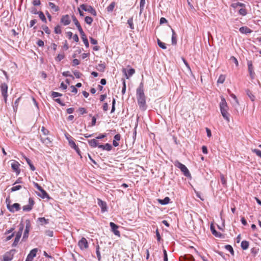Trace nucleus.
Wrapping results in <instances>:
<instances>
[{
	"label": "nucleus",
	"instance_id": "nucleus-1",
	"mask_svg": "<svg viewBox=\"0 0 261 261\" xmlns=\"http://www.w3.org/2000/svg\"><path fill=\"white\" fill-rule=\"evenodd\" d=\"M137 98L140 108L143 110L146 109V97L144 92L143 83L141 82L137 89Z\"/></svg>",
	"mask_w": 261,
	"mask_h": 261
},
{
	"label": "nucleus",
	"instance_id": "nucleus-2",
	"mask_svg": "<svg viewBox=\"0 0 261 261\" xmlns=\"http://www.w3.org/2000/svg\"><path fill=\"white\" fill-rule=\"evenodd\" d=\"M220 109L223 118L225 119L227 122H229V113L227 112L228 108L226 100L223 97H221V102L220 103Z\"/></svg>",
	"mask_w": 261,
	"mask_h": 261
},
{
	"label": "nucleus",
	"instance_id": "nucleus-3",
	"mask_svg": "<svg viewBox=\"0 0 261 261\" xmlns=\"http://www.w3.org/2000/svg\"><path fill=\"white\" fill-rule=\"evenodd\" d=\"M174 165L180 169L181 171L184 173L185 176L187 177L190 176L191 174L190 173L188 169V168L186 167L185 165L181 164L180 162H179L178 161H175L174 163Z\"/></svg>",
	"mask_w": 261,
	"mask_h": 261
},
{
	"label": "nucleus",
	"instance_id": "nucleus-4",
	"mask_svg": "<svg viewBox=\"0 0 261 261\" xmlns=\"http://www.w3.org/2000/svg\"><path fill=\"white\" fill-rule=\"evenodd\" d=\"M34 186L41 192L38 193L37 195L42 198H49L47 192L37 183L34 182Z\"/></svg>",
	"mask_w": 261,
	"mask_h": 261
},
{
	"label": "nucleus",
	"instance_id": "nucleus-5",
	"mask_svg": "<svg viewBox=\"0 0 261 261\" xmlns=\"http://www.w3.org/2000/svg\"><path fill=\"white\" fill-rule=\"evenodd\" d=\"M80 8L85 11H87L90 13L92 15L94 16H96V12L92 6H87L85 4H82L80 6Z\"/></svg>",
	"mask_w": 261,
	"mask_h": 261
},
{
	"label": "nucleus",
	"instance_id": "nucleus-6",
	"mask_svg": "<svg viewBox=\"0 0 261 261\" xmlns=\"http://www.w3.org/2000/svg\"><path fill=\"white\" fill-rule=\"evenodd\" d=\"M7 207L8 209L12 213L18 211L20 210V204L17 203H15L12 205H11L10 203L7 204Z\"/></svg>",
	"mask_w": 261,
	"mask_h": 261
},
{
	"label": "nucleus",
	"instance_id": "nucleus-7",
	"mask_svg": "<svg viewBox=\"0 0 261 261\" xmlns=\"http://www.w3.org/2000/svg\"><path fill=\"white\" fill-rule=\"evenodd\" d=\"M15 251L14 249H12L5 253L3 257L4 261H11L13 259Z\"/></svg>",
	"mask_w": 261,
	"mask_h": 261
},
{
	"label": "nucleus",
	"instance_id": "nucleus-8",
	"mask_svg": "<svg viewBox=\"0 0 261 261\" xmlns=\"http://www.w3.org/2000/svg\"><path fill=\"white\" fill-rule=\"evenodd\" d=\"M78 245L82 250L87 249L88 247L87 240L83 237L79 242Z\"/></svg>",
	"mask_w": 261,
	"mask_h": 261
},
{
	"label": "nucleus",
	"instance_id": "nucleus-9",
	"mask_svg": "<svg viewBox=\"0 0 261 261\" xmlns=\"http://www.w3.org/2000/svg\"><path fill=\"white\" fill-rule=\"evenodd\" d=\"M34 204V201L32 198H30L29 199V204L24 205L22 207V209L23 211L25 212H29L30 211L33 207V206Z\"/></svg>",
	"mask_w": 261,
	"mask_h": 261
},
{
	"label": "nucleus",
	"instance_id": "nucleus-10",
	"mask_svg": "<svg viewBox=\"0 0 261 261\" xmlns=\"http://www.w3.org/2000/svg\"><path fill=\"white\" fill-rule=\"evenodd\" d=\"M37 251V248L32 249L28 255L25 261H32L33 258L36 256Z\"/></svg>",
	"mask_w": 261,
	"mask_h": 261
},
{
	"label": "nucleus",
	"instance_id": "nucleus-11",
	"mask_svg": "<svg viewBox=\"0 0 261 261\" xmlns=\"http://www.w3.org/2000/svg\"><path fill=\"white\" fill-rule=\"evenodd\" d=\"M8 85L6 83H2L1 85V90L3 97H8Z\"/></svg>",
	"mask_w": 261,
	"mask_h": 261
},
{
	"label": "nucleus",
	"instance_id": "nucleus-12",
	"mask_svg": "<svg viewBox=\"0 0 261 261\" xmlns=\"http://www.w3.org/2000/svg\"><path fill=\"white\" fill-rule=\"evenodd\" d=\"M110 225L111 226V228L112 229V231L113 232V233L118 237H120V233L119 230H118V226L116 225L113 222H110Z\"/></svg>",
	"mask_w": 261,
	"mask_h": 261
},
{
	"label": "nucleus",
	"instance_id": "nucleus-13",
	"mask_svg": "<svg viewBox=\"0 0 261 261\" xmlns=\"http://www.w3.org/2000/svg\"><path fill=\"white\" fill-rule=\"evenodd\" d=\"M61 22L64 25H67L70 24L71 20L68 15L62 16L61 19Z\"/></svg>",
	"mask_w": 261,
	"mask_h": 261
},
{
	"label": "nucleus",
	"instance_id": "nucleus-14",
	"mask_svg": "<svg viewBox=\"0 0 261 261\" xmlns=\"http://www.w3.org/2000/svg\"><path fill=\"white\" fill-rule=\"evenodd\" d=\"M28 221V223H27V224H26L25 228V230L24 232L22 240L27 239L28 237V236H29V233L31 225L30 224V222L29 221Z\"/></svg>",
	"mask_w": 261,
	"mask_h": 261
},
{
	"label": "nucleus",
	"instance_id": "nucleus-15",
	"mask_svg": "<svg viewBox=\"0 0 261 261\" xmlns=\"http://www.w3.org/2000/svg\"><path fill=\"white\" fill-rule=\"evenodd\" d=\"M98 147L107 151H110L112 149V145L109 143H106L104 145H99L98 146Z\"/></svg>",
	"mask_w": 261,
	"mask_h": 261
},
{
	"label": "nucleus",
	"instance_id": "nucleus-16",
	"mask_svg": "<svg viewBox=\"0 0 261 261\" xmlns=\"http://www.w3.org/2000/svg\"><path fill=\"white\" fill-rule=\"evenodd\" d=\"M19 164L17 162H14L13 163L11 164V167L13 169V170L16 171L18 174L20 172V171L19 170Z\"/></svg>",
	"mask_w": 261,
	"mask_h": 261
},
{
	"label": "nucleus",
	"instance_id": "nucleus-17",
	"mask_svg": "<svg viewBox=\"0 0 261 261\" xmlns=\"http://www.w3.org/2000/svg\"><path fill=\"white\" fill-rule=\"evenodd\" d=\"M69 144L70 146V147L75 150L77 153L80 154V149L78 147V146L75 144V142L73 141V140H70L69 141H68Z\"/></svg>",
	"mask_w": 261,
	"mask_h": 261
},
{
	"label": "nucleus",
	"instance_id": "nucleus-18",
	"mask_svg": "<svg viewBox=\"0 0 261 261\" xmlns=\"http://www.w3.org/2000/svg\"><path fill=\"white\" fill-rule=\"evenodd\" d=\"M89 144L91 147H96L99 146V143L96 139L88 140Z\"/></svg>",
	"mask_w": 261,
	"mask_h": 261
},
{
	"label": "nucleus",
	"instance_id": "nucleus-19",
	"mask_svg": "<svg viewBox=\"0 0 261 261\" xmlns=\"http://www.w3.org/2000/svg\"><path fill=\"white\" fill-rule=\"evenodd\" d=\"M239 31L241 33L243 34H250L252 32L250 29L247 27H241L239 29Z\"/></svg>",
	"mask_w": 261,
	"mask_h": 261
},
{
	"label": "nucleus",
	"instance_id": "nucleus-20",
	"mask_svg": "<svg viewBox=\"0 0 261 261\" xmlns=\"http://www.w3.org/2000/svg\"><path fill=\"white\" fill-rule=\"evenodd\" d=\"M48 6L54 12H56L59 11L60 8L58 6H56L54 3L51 2L48 3Z\"/></svg>",
	"mask_w": 261,
	"mask_h": 261
},
{
	"label": "nucleus",
	"instance_id": "nucleus-21",
	"mask_svg": "<svg viewBox=\"0 0 261 261\" xmlns=\"http://www.w3.org/2000/svg\"><path fill=\"white\" fill-rule=\"evenodd\" d=\"M123 71L124 72L127 79H128L130 76H132L135 72V70L133 68H131L128 70V74H127L125 69H123Z\"/></svg>",
	"mask_w": 261,
	"mask_h": 261
},
{
	"label": "nucleus",
	"instance_id": "nucleus-22",
	"mask_svg": "<svg viewBox=\"0 0 261 261\" xmlns=\"http://www.w3.org/2000/svg\"><path fill=\"white\" fill-rule=\"evenodd\" d=\"M98 205L100 206L101 208L102 211L105 212L107 210V204L106 202H103L100 199H98Z\"/></svg>",
	"mask_w": 261,
	"mask_h": 261
},
{
	"label": "nucleus",
	"instance_id": "nucleus-23",
	"mask_svg": "<svg viewBox=\"0 0 261 261\" xmlns=\"http://www.w3.org/2000/svg\"><path fill=\"white\" fill-rule=\"evenodd\" d=\"M41 142L44 143L46 146H49L51 144V141L50 139L48 137H46L45 138H41Z\"/></svg>",
	"mask_w": 261,
	"mask_h": 261
},
{
	"label": "nucleus",
	"instance_id": "nucleus-24",
	"mask_svg": "<svg viewBox=\"0 0 261 261\" xmlns=\"http://www.w3.org/2000/svg\"><path fill=\"white\" fill-rule=\"evenodd\" d=\"M220 179L222 184L223 185L224 187H227V180L226 178L225 177L224 175L221 173L220 175Z\"/></svg>",
	"mask_w": 261,
	"mask_h": 261
},
{
	"label": "nucleus",
	"instance_id": "nucleus-25",
	"mask_svg": "<svg viewBox=\"0 0 261 261\" xmlns=\"http://www.w3.org/2000/svg\"><path fill=\"white\" fill-rule=\"evenodd\" d=\"M23 228H24L23 224H20L19 225V230H18V231H17L16 234V237L20 238V237L21 236V234H22V231L23 230Z\"/></svg>",
	"mask_w": 261,
	"mask_h": 261
},
{
	"label": "nucleus",
	"instance_id": "nucleus-26",
	"mask_svg": "<svg viewBox=\"0 0 261 261\" xmlns=\"http://www.w3.org/2000/svg\"><path fill=\"white\" fill-rule=\"evenodd\" d=\"M170 200V199L168 197H166L164 199H159L158 201L161 204L165 205L169 202Z\"/></svg>",
	"mask_w": 261,
	"mask_h": 261
},
{
	"label": "nucleus",
	"instance_id": "nucleus-27",
	"mask_svg": "<svg viewBox=\"0 0 261 261\" xmlns=\"http://www.w3.org/2000/svg\"><path fill=\"white\" fill-rule=\"evenodd\" d=\"M105 68L106 65L105 64H99L96 67V69L100 72H103Z\"/></svg>",
	"mask_w": 261,
	"mask_h": 261
},
{
	"label": "nucleus",
	"instance_id": "nucleus-28",
	"mask_svg": "<svg viewBox=\"0 0 261 261\" xmlns=\"http://www.w3.org/2000/svg\"><path fill=\"white\" fill-rule=\"evenodd\" d=\"M249 242L247 241H243L241 242V246L243 250H246L249 247Z\"/></svg>",
	"mask_w": 261,
	"mask_h": 261
},
{
	"label": "nucleus",
	"instance_id": "nucleus-29",
	"mask_svg": "<svg viewBox=\"0 0 261 261\" xmlns=\"http://www.w3.org/2000/svg\"><path fill=\"white\" fill-rule=\"evenodd\" d=\"M25 161H27V163L29 164L30 169L32 171H34L35 170V167L32 164L31 161L28 158L24 157Z\"/></svg>",
	"mask_w": 261,
	"mask_h": 261
},
{
	"label": "nucleus",
	"instance_id": "nucleus-30",
	"mask_svg": "<svg viewBox=\"0 0 261 261\" xmlns=\"http://www.w3.org/2000/svg\"><path fill=\"white\" fill-rule=\"evenodd\" d=\"M246 92L248 97L250 98L251 101H253L255 100V96L252 94V92L249 89L246 90Z\"/></svg>",
	"mask_w": 261,
	"mask_h": 261
},
{
	"label": "nucleus",
	"instance_id": "nucleus-31",
	"mask_svg": "<svg viewBox=\"0 0 261 261\" xmlns=\"http://www.w3.org/2000/svg\"><path fill=\"white\" fill-rule=\"evenodd\" d=\"M226 76L224 74H221L217 81L218 83L223 84L225 80Z\"/></svg>",
	"mask_w": 261,
	"mask_h": 261
},
{
	"label": "nucleus",
	"instance_id": "nucleus-32",
	"mask_svg": "<svg viewBox=\"0 0 261 261\" xmlns=\"http://www.w3.org/2000/svg\"><path fill=\"white\" fill-rule=\"evenodd\" d=\"M39 14V17L40 18V19L44 22H46V19L43 14V13L41 11H40L37 13Z\"/></svg>",
	"mask_w": 261,
	"mask_h": 261
},
{
	"label": "nucleus",
	"instance_id": "nucleus-33",
	"mask_svg": "<svg viewBox=\"0 0 261 261\" xmlns=\"http://www.w3.org/2000/svg\"><path fill=\"white\" fill-rule=\"evenodd\" d=\"M231 6L233 8H236L238 6H240V7H245V5L243 3H239V2H238V3H233L231 5Z\"/></svg>",
	"mask_w": 261,
	"mask_h": 261
},
{
	"label": "nucleus",
	"instance_id": "nucleus-34",
	"mask_svg": "<svg viewBox=\"0 0 261 261\" xmlns=\"http://www.w3.org/2000/svg\"><path fill=\"white\" fill-rule=\"evenodd\" d=\"M211 230L214 236L216 237H219L221 236L220 233H218L215 229L213 225L211 226Z\"/></svg>",
	"mask_w": 261,
	"mask_h": 261
},
{
	"label": "nucleus",
	"instance_id": "nucleus-35",
	"mask_svg": "<svg viewBox=\"0 0 261 261\" xmlns=\"http://www.w3.org/2000/svg\"><path fill=\"white\" fill-rule=\"evenodd\" d=\"M81 37H82V39L83 41V42L85 44V45L86 46V47H89V42H88V40L85 35V34H84V36H81Z\"/></svg>",
	"mask_w": 261,
	"mask_h": 261
},
{
	"label": "nucleus",
	"instance_id": "nucleus-36",
	"mask_svg": "<svg viewBox=\"0 0 261 261\" xmlns=\"http://www.w3.org/2000/svg\"><path fill=\"white\" fill-rule=\"evenodd\" d=\"M93 18L90 16H86L85 18V21L86 23L91 25L93 22Z\"/></svg>",
	"mask_w": 261,
	"mask_h": 261
},
{
	"label": "nucleus",
	"instance_id": "nucleus-37",
	"mask_svg": "<svg viewBox=\"0 0 261 261\" xmlns=\"http://www.w3.org/2000/svg\"><path fill=\"white\" fill-rule=\"evenodd\" d=\"M157 42H158V45L161 47L162 48V49H166L167 47L166 46V44L162 42L160 39H158V40H157Z\"/></svg>",
	"mask_w": 261,
	"mask_h": 261
},
{
	"label": "nucleus",
	"instance_id": "nucleus-38",
	"mask_svg": "<svg viewBox=\"0 0 261 261\" xmlns=\"http://www.w3.org/2000/svg\"><path fill=\"white\" fill-rule=\"evenodd\" d=\"M127 24L129 25V26L131 29H132V30L134 29L133 17H131L128 19Z\"/></svg>",
	"mask_w": 261,
	"mask_h": 261
},
{
	"label": "nucleus",
	"instance_id": "nucleus-39",
	"mask_svg": "<svg viewBox=\"0 0 261 261\" xmlns=\"http://www.w3.org/2000/svg\"><path fill=\"white\" fill-rule=\"evenodd\" d=\"M96 253L97 256V258L98 260L100 261L101 259V255L99 251V246L98 245H97L96 247Z\"/></svg>",
	"mask_w": 261,
	"mask_h": 261
},
{
	"label": "nucleus",
	"instance_id": "nucleus-40",
	"mask_svg": "<svg viewBox=\"0 0 261 261\" xmlns=\"http://www.w3.org/2000/svg\"><path fill=\"white\" fill-rule=\"evenodd\" d=\"M225 248L226 250L229 251L232 255L234 254V251L232 246L230 245H225Z\"/></svg>",
	"mask_w": 261,
	"mask_h": 261
},
{
	"label": "nucleus",
	"instance_id": "nucleus-41",
	"mask_svg": "<svg viewBox=\"0 0 261 261\" xmlns=\"http://www.w3.org/2000/svg\"><path fill=\"white\" fill-rule=\"evenodd\" d=\"M115 6V2H112L108 7H107V11L108 12H112Z\"/></svg>",
	"mask_w": 261,
	"mask_h": 261
},
{
	"label": "nucleus",
	"instance_id": "nucleus-42",
	"mask_svg": "<svg viewBox=\"0 0 261 261\" xmlns=\"http://www.w3.org/2000/svg\"><path fill=\"white\" fill-rule=\"evenodd\" d=\"M38 221L42 224H47L48 223V220L45 219L44 217H40L38 219Z\"/></svg>",
	"mask_w": 261,
	"mask_h": 261
},
{
	"label": "nucleus",
	"instance_id": "nucleus-43",
	"mask_svg": "<svg viewBox=\"0 0 261 261\" xmlns=\"http://www.w3.org/2000/svg\"><path fill=\"white\" fill-rule=\"evenodd\" d=\"M55 33L56 34H60L62 33V31H61V27L59 25H57L55 28Z\"/></svg>",
	"mask_w": 261,
	"mask_h": 261
},
{
	"label": "nucleus",
	"instance_id": "nucleus-44",
	"mask_svg": "<svg viewBox=\"0 0 261 261\" xmlns=\"http://www.w3.org/2000/svg\"><path fill=\"white\" fill-rule=\"evenodd\" d=\"M145 3V0H141L140 1V13H141L144 9Z\"/></svg>",
	"mask_w": 261,
	"mask_h": 261
},
{
	"label": "nucleus",
	"instance_id": "nucleus-45",
	"mask_svg": "<svg viewBox=\"0 0 261 261\" xmlns=\"http://www.w3.org/2000/svg\"><path fill=\"white\" fill-rule=\"evenodd\" d=\"M248 70L249 71L250 74L251 76L253 74V67L252 63L251 62L248 63Z\"/></svg>",
	"mask_w": 261,
	"mask_h": 261
},
{
	"label": "nucleus",
	"instance_id": "nucleus-46",
	"mask_svg": "<svg viewBox=\"0 0 261 261\" xmlns=\"http://www.w3.org/2000/svg\"><path fill=\"white\" fill-rule=\"evenodd\" d=\"M65 57L64 54H58L57 57L56 58V60L58 62L61 61L62 59H63Z\"/></svg>",
	"mask_w": 261,
	"mask_h": 261
},
{
	"label": "nucleus",
	"instance_id": "nucleus-47",
	"mask_svg": "<svg viewBox=\"0 0 261 261\" xmlns=\"http://www.w3.org/2000/svg\"><path fill=\"white\" fill-rule=\"evenodd\" d=\"M239 13L242 16H245L247 14V11L245 9L241 8L239 10Z\"/></svg>",
	"mask_w": 261,
	"mask_h": 261
},
{
	"label": "nucleus",
	"instance_id": "nucleus-48",
	"mask_svg": "<svg viewBox=\"0 0 261 261\" xmlns=\"http://www.w3.org/2000/svg\"><path fill=\"white\" fill-rule=\"evenodd\" d=\"M252 152L255 153L257 156L261 158V151L257 149H253L252 150Z\"/></svg>",
	"mask_w": 261,
	"mask_h": 261
},
{
	"label": "nucleus",
	"instance_id": "nucleus-49",
	"mask_svg": "<svg viewBox=\"0 0 261 261\" xmlns=\"http://www.w3.org/2000/svg\"><path fill=\"white\" fill-rule=\"evenodd\" d=\"M21 188V186L20 185H18V186L13 187L11 189V190L12 192H14V191L20 190Z\"/></svg>",
	"mask_w": 261,
	"mask_h": 261
},
{
	"label": "nucleus",
	"instance_id": "nucleus-50",
	"mask_svg": "<svg viewBox=\"0 0 261 261\" xmlns=\"http://www.w3.org/2000/svg\"><path fill=\"white\" fill-rule=\"evenodd\" d=\"M62 95V94L59 93L58 92H52V93H51V96L53 98H55V97H57L58 96H61Z\"/></svg>",
	"mask_w": 261,
	"mask_h": 261
},
{
	"label": "nucleus",
	"instance_id": "nucleus-51",
	"mask_svg": "<svg viewBox=\"0 0 261 261\" xmlns=\"http://www.w3.org/2000/svg\"><path fill=\"white\" fill-rule=\"evenodd\" d=\"M76 27H77V28L80 33L81 35L84 36L85 33L84 32V31H83V30L81 25L79 24Z\"/></svg>",
	"mask_w": 261,
	"mask_h": 261
},
{
	"label": "nucleus",
	"instance_id": "nucleus-52",
	"mask_svg": "<svg viewBox=\"0 0 261 261\" xmlns=\"http://www.w3.org/2000/svg\"><path fill=\"white\" fill-rule=\"evenodd\" d=\"M72 20H73V22L74 23L75 25H76V27H77L78 25L80 24L78 20L76 19V18L74 15L72 16Z\"/></svg>",
	"mask_w": 261,
	"mask_h": 261
},
{
	"label": "nucleus",
	"instance_id": "nucleus-53",
	"mask_svg": "<svg viewBox=\"0 0 261 261\" xmlns=\"http://www.w3.org/2000/svg\"><path fill=\"white\" fill-rule=\"evenodd\" d=\"M20 240V238H18L17 237H15V240H14V241L12 244V246L13 247H15L17 246L19 241Z\"/></svg>",
	"mask_w": 261,
	"mask_h": 261
},
{
	"label": "nucleus",
	"instance_id": "nucleus-54",
	"mask_svg": "<svg viewBox=\"0 0 261 261\" xmlns=\"http://www.w3.org/2000/svg\"><path fill=\"white\" fill-rule=\"evenodd\" d=\"M62 74L63 76L67 77V76H70L73 78V76L70 74V72L69 71H64L62 73Z\"/></svg>",
	"mask_w": 261,
	"mask_h": 261
},
{
	"label": "nucleus",
	"instance_id": "nucleus-55",
	"mask_svg": "<svg viewBox=\"0 0 261 261\" xmlns=\"http://www.w3.org/2000/svg\"><path fill=\"white\" fill-rule=\"evenodd\" d=\"M115 102H116L115 99L114 98L113 99V101H112V107L111 112V113L114 112V111L115 110Z\"/></svg>",
	"mask_w": 261,
	"mask_h": 261
},
{
	"label": "nucleus",
	"instance_id": "nucleus-56",
	"mask_svg": "<svg viewBox=\"0 0 261 261\" xmlns=\"http://www.w3.org/2000/svg\"><path fill=\"white\" fill-rule=\"evenodd\" d=\"M79 111L82 115L87 113V111L84 108H80L79 109Z\"/></svg>",
	"mask_w": 261,
	"mask_h": 261
},
{
	"label": "nucleus",
	"instance_id": "nucleus-57",
	"mask_svg": "<svg viewBox=\"0 0 261 261\" xmlns=\"http://www.w3.org/2000/svg\"><path fill=\"white\" fill-rule=\"evenodd\" d=\"M41 132L45 135H46L49 133V131L47 129H46L44 126H42L41 127Z\"/></svg>",
	"mask_w": 261,
	"mask_h": 261
},
{
	"label": "nucleus",
	"instance_id": "nucleus-58",
	"mask_svg": "<svg viewBox=\"0 0 261 261\" xmlns=\"http://www.w3.org/2000/svg\"><path fill=\"white\" fill-rule=\"evenodd\" d=\"M177 43L176 36H172V44L175 45Z\"/></svg>",
	"mask_w": 261,
	"mask_h": 261
},
{
	"label": "nucleus",
	"instance_id": "nucleus-59",
	"mask_svg": "<svg viewBox=\"0 0 261 261\" xmlns=\"http://www.w3.org/2000/svg\"><path fill=\"white\" fill-rule=\"evenodd\" d=\"M43 30H44V31L46 33V34H50V30L49 29V28L47 27V26H44L42 28Z\"/></svg>",
	"mask_w": 261,
	"mask_h": 261
},
{
	"label": "nucleus",
	"instance_id": "nucleus-60",
	"mask_svg": "<svg viewBox=\"0 0 261 261\" xmlns=\"http://www.w3.org/2000/svg\"><path fill=\"white\" fill-rule=\"evenodd\" d=\"M155 233H156V238H157L158 241H159V242L160 241L161 238V236L160 234V233H159L158 229H157L156 230Z\"/></svg>",
	"mask_w": 261,
	"mask_h": 261
},
{
	"label": "nucleus",
	"instance_id": "nucleus-61",
	"mask_svg": "<svg viewBox=\"0 0 261 261\" xmlns=\"http://www.w3.org/2000/svg\"><path fill=\"white\" fill-rule=\"evenodd\" d=\"M164 252V261H168L167 253L165 249L163 250Z\"/></svg>",
	"mask_w": 261,
	"mask_h": 261
},
{
	"label": "nucleus",
	"instance_id": "nucleus-62",
	"mask_svg": "<svg viewBox=\"0 0 261 261\" xmlns=\"http://www.w3.org/2000/svg\"><path fill=\"white\" fill-rule=\"evenodd\" d=\"M230 60L232 61L233 62L235 63V64L238 66L239 63L237 59L234 57H231L230 58Z\"/></svg>",
	"mask_w": 261,
	"mask_h": 261
},
{
	"label": "nucleus",
	"instance_id": "nucleus-63",
	"mask_svg": "<svg viewBox=\"0 0 261 261\" xmlns=\"http://www.w3.org/2000/svg\"><path fill=\"white\" fill-rule=\"evenodd\" d=\"M72 63L73 66H76L80 64V61L76 59H73L72 61Z\"/></svg>",
	"mask_w": 261,
	"mask_h": 261
},
{
	"label": "nucleus",
	"instance_id": "nucleus-64",
	"mask_svg": "<svg viewBox=\"0 0 261 261\" xmlns=\"http://www.w3.org/2000/svg\"><path fill=\"white\" fill-rule=\"evenodd\" d=\"M186 259H189L190 261H195V259L192 255L186 256Z\"/></svg>",
	"mask_w": 261,
	"mask_h": 261
}]
</instances>
